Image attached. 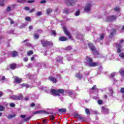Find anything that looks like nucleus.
Returning <instances> with one entry per match:
<instances>
[{
	"mask_svg": "<svg viewBox=\"0 0 124 124\" xmlns=\"http://www.w3.org/2000/svg\"><path fill=\"white\" fill-rule=\"evenodd\" d=\"M20 117L22 118V119H24V118H26V115H22L20 116Z\"/></svg>",
	"mask_w": 124,
	"mask_h": 124,
	"instance_id": "nucleus-56",
	"label": "nucleus"
},
{
	"mask_svg": "<svg viewBox=\"0 0 124 124\" xmlns=\"http://www.w3.org/2000/svg\"><path fill=\"white\" fill-rule=\"evenodd\" d=\"M102 110H103V111H106V108L105 107H102Z\"/></svg>",
	"mask_w": 124,
	"mask_h": 124,
	"instance_id": "nucleus-57",
	"label": "nucleus"
},
{
	"mask_svg": "<svg viewBox=\"0 0 124 124\" xmlns=\"http://www.w3.org/2000/svg\"><path fill=\"white\" fill-rule=\"evenodd\" d=\"M85 113L88 115H91V112L90 111V109L88 108H85Z\"/></svg>",
	"mask_w": 124,
	"mask_h": 124,
	"instance_id": "nucleus-23",
	"label": "nucleus"
},
{
	"mask_svg": "<svg viewBox=\"0 0 124 124\" xmlns=\"http://www.w3.org/2000/svg\"><path fill=\"white\" fill-rule=\"evenodd\" d=\"M59 41H67V38L64 37V36H61L59 37Z\"/></svg>",
	"mask_w": 124,
	"mask_h": 124,
	"instance_id": "nucleus-15",
	"label": "nucleus"
},
{
	"mask_svg": "<svg viewBox=\"0 0 124 124\" xmlns=\"http://www.w3.org/2000/svg\"><path fill=\"white\" fill-rule=\"evenodd\" d=\"M2 95H3V93H2L1 91H0V97H1Z\"/></svg>",
	"mask_w": 124,
	"mask_h": 124,
	"instance_id": "nucleus-55",
	"label": "nucleus"
},
{
	"mask_svg": "<svg viewBox=\"0 0 124 124\" xmlns=\"http://www.w3.org/2000/svg\"><path fill=\"white\" fill-rule=\"evenodd\" d=\"M16 67H17V64L16 63H13L10 64V68L12 70L16 69Z\"/></svg>",
	"mask_w": 124,
	"mask_h": 124,
	"instance_id": "nucleus-13",
	"label": "nucleus"
},
{
	"mask_svg": "<svg viewBox=\"0 0 124 124\" xmlns=\"http://www.w3.org/2000/svg\"><path fill=\"white\" fill-rule=\"evenodd\" d=\"M120 93H124V88H121Z\"/></svg>",
	"mask_w": 124,
	"mask_h": 124,
	"instance_id": "nucleus-46",
	"label": "nucleus"
},
{
	"mask_svg": "<svg viewBox=\"0 0 124 124\" xmlns=\"http://www.w3.org/2000/svg\"><path fill=\"white\" fill-rule=\"evenodd\" d=\"M95 89H96V85H94L93 86V87L92 88V90L93 91L95 90Z\"/></svg>",
	"mask_w": 124,
	"mask_h": 124,
	"instance_id": "nucleus-51",
	"label": "nucleus"
},
{
	"mask_svg": "<svg viewBox=\"0 0 124 124\" xmlns=\"http://www.w3.org/2000/svg\"><path fill=\"white\" fill-rule=\"evenodd\" d=\"M91 7H92V4L91 3H88L85 6V7L84 9L85 12H86V13H89L91 11Z\"/></svg>",
	"mask_w": 124,
	"mask_h": 124,
	"instance_id": "nucleus-10",
	"label": "nucleus"
},
{
	"mask_svg": "<svg viewBox=\"0 0 124 124\" xmlns=\"http://www.w3.org/2000/svg\"><path fill=\"white\" fill-rule=\"evenodd\" d=\"M33 54V51H32V50L28 51L27 53L28 56H31V55H32Z\"/></svg>",
	"mask_w": 124,
	"mask_h": 124,
	"instance_id": "nucleus-29",
	"label": "nucleus"
},
{
	"mask_svg": "<svg viewBox=\"0 0 124 124\" xmlns=\"http://www.w3.org/2000/svg\"><path fill=\"white\" fill-rule=\"evenodd\" d=\"M4 110H5V108L1 105H0V111H4Z\"/></svg>",
	"mask_w": 124,
	"mask_h": 124,
	"instance_id": "nucleus-30",
	"label": "nucleus"
},
{
	"mask_svg": "<svg viewBox=\"0 0 124 124\" xmlns=\"http://www.w3.org/2000/svg\"><path fill=\"white\" fill-rule=\"evenodd\" d=\"M50 92L55 96H61V94H63L64 93V90L62 89H59L58 90L56 89H51Z\"/></svg>",
	"mask_w": 124,
	"mask_h": 124,
	"instance_id": "nucleus-1",
	"label": "nucleus"
},
{
	"mask_svg": "<svg viewBox=\"0 0 124 124\" xmlns=\"http://www.w3.org/2000/svg\"><path fill=\"white\" fill-rule=\"evenodd\" d=\"M104 38V34H102L100 36L99 39L100 40H103Z\"/></svg>",
	"mask_w": 124,
	"mask_h": 124,
	"instance_id": "nucleus-33",
	"label": "nucleus"
},
{
	"mask_svg": "<svg viewBox=\"0 0 124 124\" xmlns=\"http://www.w3.org/2000/svg\"><path fill=\"white\" fill-rule=\"evenodd\" d=\"M116 76V73H112L110 75L109 77L110 78L113 79V80L115 79V76Z\"/></svg>",
	"mask_w": 124,
	"mask_h": 124,
	"instance_id": "nucleus-20",
	"label": "nucleus"
},
{
	"mask_svg": "<svg viewBox=\"0 0 124 124\" xmlns=\"http://www.w3.org/2000/svg\"><path fill=\"white\" fill-rule=\"evenodd\" d=\"M10 107H15V104L12 103L10 105Z\"/></svg>",
	"mask_w": 124,
	"mask_h": 124,
	"instance_id": "nucleus-48",
	"label": "nucleus"
},
{
	"mask_svg": "<svg viewBox=\"0 0 124 124\" xmlns=\"http://www.w3.org/2000/svg\"><path fill=\"white\" fill-rule=\"evenodd\" d=\"M98 104L100 105H101L103 104V101L102 100H98Z\"/></svg>",
	"mask_w": 124,
	"mask_h": 124,
	"instance_id": "nucleus-36",
	"label": "nucleus"
},
{
	"mask_svg": "<svg viewBox=\"0 0 124 124\" xmlns=\"http://www.w3.org/2000/svg\"><path fill=\"white\" fill-rule=\"evenodd\" d=\"M64 2L67 6H73L77 2V0H64Z\"/></svg>",
	"mask_w": 124,
	"mask_h": 124,
	"instance_id": "nucleus-5",
	"label": "nucleus"
},
{
	"mask_svg": "<svg viewBox=\"0 0 124 124\" xmlns=\"http://www.w3.org/2000/svg\"><path fill=\"white\" fill-rule=\"evenodd\" d=\"M41 44H42L43 47H47V46H53V45H54L53 42L45 40H42L41 41Z\"/></svg>",
	"mask_w": 124,
	"mask_h": 124,
	"instance_id": "nucleus-3",
	"label": "nucleus"
},
{
	"mask_svg": "<svg viewBox=\"0 0 124 124\" xmlns=\"http://www.w3.org/2000/svg\"><path fill=\"white\" fill-rule=\"evenodd\" d=\"M6 11L7 12H10V11H11V7L10 6H8L6 8Z\"/></svg>",
	"mask_w": 124,
	"mask_h": 124,
	"instance_id": "nucleus-35",
	"label": "nucleus"
},
{
	"mask_svg": "<svg viewBox=\"0 0 124 124\" xmlns=\"http://www.w3.org/2000/svg\"><path fill=\"white\" fill-rule=\"evenodd\" d=\"M15 117H16V114L10 115L8 117V119H13V118H14Z\"/></svg>",
	"mask_w": 124,
	"mask_h": 124,
	"instance_id": "nucleus-27",
	"label": "nucleus"
},
{
	"mask_svg": "<svg viewBox=\"0 0 124 124\" xmlns=\"http://www.w3.org/2000/svg\"><path fill=\"white\" fill-rule=\"evenodd\" d=\"M64 12H65V13L66 14H68V13H69V9H65L64 10Z\"/></svg>",
	"mask_w": 124,
	"mask_h": 124,
	"instance_id": "nucleus-37",
	"label": "nucleus"
},
{
	"mask_svg": "<svg viewBox=\"0 0 124 124\" xmlns=\"http://www.w3.org/2000/svg\"><path fill=\"white\" fill-rule=\"evenodd\" d=\"M34 106H35V104L34 103H31L30 104V107H34Z\"/></svg>",
	"mask_w": 124,
	"mask_h": 124,
	"instance_id": "nucleus-47",
	"label": "nucleus"
},
{
	"mask_svg": "<svg viewBox=\"0 0 124 124\" xmlns=\"http://www.w3.org/2000/svg\"><path fill=\"white\" fill-rule=\"evenodd\" d=\"M86 61L89 62L88 64L90 67H95V66H97L98 65V63L93 62V59L89 57L88 56L86 57Z\"/></svg>",
	"mask_w": 124,
	"mask_h": 124,
	"instance_id": "nucleus-2",
	"label": "nucleus"
},
{
	"mask_svg": "<svg viewBox=\"0 0 124 124\" xmlns=\"http://www.w3.org/2000/svg\"><path fill=\"white\" fill-rule=\"evenodd\" d=\"M46 121H47V120H46V119H44V120H43V123L44 124H47Z\"/></svg>",
	"mask_w": 124,
	"mask_h": 124,
	"instance_id": "nucleus-53",
	"label": "nucleus"
},
{
	"mask_svg": "<svg viewBox=\"0 0 124 124\" xmlns=\"http://www.w3.org/2000/svg\"><path fill=\"white\" fill-rule=\"evenodd\" d=\"M41 106H40V105L38 104V105H37L36 106V108H40Z\"/></svg>",
	"mask_w": 124,
	"mask_h": 124,
	"instance_id": "nucleus-58",
	"label": "nucleus"
},
{
	"mask_svg": "<svg viewBox=\"0 0 124 124\" xmlns=\"http://www.w3.org/2000/svg\"><path fill=\"white\" fill-rule=\"evenodd\" d=\"M111 32L109 34V36H113L115 33H116V30L115 29H111Z\"/></svg>",
	"mask_w": 124,
	"mask_h": 124,
	"instance_id": "nucleus-22",
	"label": "nucleus"
},
{
	"mask_svg": "<svg viewBox=\"0 0 124 124\" xmlns=\"http://www.w3.org/2000/svg\"><path fill=\"white\" fill-rule=\"evenodd\" d=\"M76 77H77V78H78V79L81 80V79L83 78V75H80V73H78L76 75Z\"/></svg>",
	"mask_w": 124,
	"mask_h": 124,
	"instance_id": "nucleus-18",
	"label": "nucleus"
},
{
	"mask_svg": "<svg viewBox=\"0 0 124 124\" xmlns=\"http://www.w3.org/2000/svg\"><path fill=\"white\" fill-rule=\"evenodd\" d=\"M31 116H30L29 117L26 118V119H24V122H28L31 119Z\"/></svg>",
	"mask_w": 124,
	"mask_h": 124,
	"instance_id": "nucleus-28",
	"label": "nucleus"
},
{
	"mask_svg": "<svg viewBox=\"0 0 124 124\" xmlns=\"http://www.w3.org/2000/svg\"><path fill=\"white\" fill-rule=\"evenodd\" d=\"M40 113H42L43 114H46L47 115H49V114H52L51 113H49L48 112H47L46 110H43L35 111L33 112V114L34 115H36V114H40Z\"/></svg>",
	"mask_w": 124,
	"mask_h": 124,
	"instance_id": "nucleus-11",
	"label": "nucleus"
},
{
	"mask_svg": "<svg viewBox=\"0 0 124 124\" xmlns=\"http://www.w3.org/2000/svg\"><path fill=\"white\" fill-rule=\"evenodd\" d=\"M26 46H31V44L30 43H26Z\"/></svg>",
	"mask_w": 124,
	"mask_h": 124,
	"instance_id": "nucleus-64",
	"label": "nucleus"
},
{
	"mask_svg": "<svg viewBox=\"0 0 124 124\" xmlns=\"http://www.w3.org/2000/svg\"><path fill=\"white\" fill-rule=\"evenodd\" d=\"M75 16H79L80 15V11H77L75 14Z\"/></svg>",
	"mask_w": 124,
	"mask_h": 124,
	"instance_id": "nucleus-39",
	"label": "nucleus"
},
{
	"mask_svg": "<svg viewBox=\"0 0 124 124\" xmlns=\"http://www.w3.org/2000/svg\"><path fill=\"white\" fill-rule=\"evenodd\" d=\"M5 77H4V76H3L2 77V78H1V80H5Z\"/></svg>",
	"mask_w": 124,
	"mask_h": 124,
	"instance_id": "nucleus-59",
	"label": "nucleus"
},
{
	"mask_svg": "<svg viewBox=\"0 0 124 124\" xmlns=\"http://www.w3.org/2000/svg\"><path fill=\"white\" fill-rule=\"evenodd\" d=\"M24 97L22 94H20L18 95H13L12 96L10 97V98L13 99V100H22Z\"/></svg>",
	"mask_w": 124,
	"mask_h": 124,
	"instance_id": "nucleus-6",
	"label": "nucleus"
},
{
	"mask_svg": "<svg viewBox=\"0 0 124 124\" xmlns=\"http://www.w3.org/2000/svg\"><path fill=\"white\" fill-rule=\"evenodd\" d=\"M33 11H34V8L32 9L30 11V13H31V12H33Z\"/></svg>",
	"mask_w": 124,
	"mask_h": 124,
	"instance_id": "nucleus-60",
	"label": "nucleus"
},
{
	"mask_svg": "<svg viewBox=\"0 0 124 124\" xmlns=\"http://www.w3.org/2000/svg\"><path fill=\"white\" fill-rule=\"evenodd\" d=\"M5 1V0H0V6L3 7L4 5H5V3L4 2Z\"/></svg>",
	"mask_w": 124,
	"mask_h": 124,
	"instance_id": "nucleus-21",
	"label": "nucleus"
},
{
	"mask_svg": "<svg viewBox=\"0 0 124 124\" xmlns=\"http://www.w3.org/2000/svg\"><path fill=\"white\" fill-rule=\"evenodd\" d=\"M88 46L90 50L93 52V54H94V52L96 51V48L94 45H93V44L92 42H89L88 43Z\"/></svg>",
	"mask_w": 124,
	"mask_h": 124,
	"instance_id": "nucleus-8",
	"label": "nucleus"
},
{
	"mask_svg": "<svg viewBox=\"0 0 124 124\" xmlns=\"http://www.w3.org/2000/svg\"><path fill=\"white\" fill-rule=\"evenodd\" d=\"M119 73H120L121 75L122 76H124V70H120Z\"/></svg>",
	"mask_w": 124,
	"mask_h": 124,
	"instance_id": "nucleus-32",
	"label": "nucleus"
},
{
	"mask_svg": "<svg viewBox=\"0 0 124 124\" xmlns=\"http://www.w3.org/2000/svg\"><path fill=\"white\" fill-rule=\"evenodd\" d=\"M68 95H72V94H73V93H72V92L70 91L68 92Z\"/></svg>",
	"mask_w": 124,
	"mask_h": 124,
	"instance_id": "nucleus-52",
	"label": "nucleus"
},
{
	"mask_svg": "<svg viewBox=\"0 0 124 124\" xmlns=\"http://www.w3.org/2000/svg\"><path fill=\"white\" fill-rule=\"evenodd\" d=\"M34 37L36 39H38V38H39V35L38 34H37V33H35L34 34Z\"/></svg>",
	"mask_w": 124,
	"mask_h": 124,
	"instance_id": "nucleus-31",
	"label": "nucleus"
},
{
	"mask_svg": "<svg viewBox=\"0 0 124 124\" xmlns=\"http://www.w3.org/2000/svg\"><path fill=\"white\" fill-rule=\"evenodd\" d=\"M51 12H52V10L47 9V10H46L47 14H50V13H51Z\"/></svg>",
	"mask_w": 124,
	"mask_h": 124,
	"instance_id": "nucleus-44",
	"label": "nucleus"
},
{
	"mask_svg": "<svg viewBox=\"0 0 124 124\" xmlns=\"http://www.w3.org/2000/svg\"><path fill=\"white\" fill-rule=\"evenodd\" d=\"M25 20H26V21H27L28 22H31V17H30L29 16L26 17L25 18Z\"/></svg>",
	"mask_w": 124,
	"mask_h": 124,
	"instance_id": "nucleus-34",
	"label": "nucleus"
},
{
	"mask_svg": "<svg viewBox=\"0 0 124 124\" xmlns=\"http://www.w3.org/2000/svg\"><path fill=\"white\" fill-rule=\"evenodd\" d=\"M24 10H27V11H29L30 10V8L29 6H26L24 8Z\"/></svg>",
	"mask_w": 124,
	"mask_h": 124,
	"instance_id": "nucleus-42",
	"label": "nucleus"
},
{
	"mask_svg": "<svg viewBox=\"0 0 124 124\" xmlns=\"http://www.w3.org/2000/svg\"><path fill=\"white\" fill-rule=\"evenodd\" d=\"M21 86L22 88H26V89L30 88V86H29L28 84L27 83H22V84H21Z\"/></svg>",
	"mask_w": 124,
	"mask_h": 124,
	"instance_id": "nucleus-19",
	"label": "nucleus"
},
{
	"mask_svg": "<svg viewBox=\"0 0 124 124\" xmlns=\"http://www.w3.org/2000/svg\"><path fill=\"white\" fill-rule=\"evenodd\" d=\"M48 80L50 81L51 82H53L54 83V84H56L57 83V78L53 77H49Z\"/></svg>",
	"mask_w": 124,
	"mask_h": 124,
	"instance_id": "nucleus-14",
	"label": "nucleus"
},
{
	"mask_svg": "<svg viewBox=\"0 0 124 124\" xmlns=\"http://www.w3.org/2000/svg\"><path fill=\"white\" fill-rule=\"evenodd\" d=\"M78 119L81 122H85V121H86V119H85V117H82V116L79 117Z\"/></svg>",
	"mask_w": 124,
	"mask_h": 124,
	"instance_id": "nucleus-25",
	"label": "nucleus"
},
{
	"mask_svg": "<svg viewBox=\"0 0 124 124\" xmlns=\"http://www.w3.org/2000/svg\"><path fill=\"white\" fill-rule=\"evenodd\" d=\"M71 49H72L71 46H68L65 48V50H66V51H70V50H71Z\"/></svg>",
	"mask_w": 124,
	"mask_h": 124,
	"instance_id": "nucleus-26",
	"label": "nucleus"
},
{
	"mask_svg": "<svg viewBox=\"0 0 124 124\" xmlns=\"http://www.w3.org/2000/svg\"><path fill=\"white\" fill-rule=\"evenodd\" d=\"M50 119L51 120H54L55 119V116L54 115H51L50 117Z\"/></svg>",
	"mask_w": 124,
	"mask_h": 124,
	"instance_id": "nucleus-49",
	"label": "nucleus"
},
{
	"mask_svg": "<svg viewBox=\"0 0 124 124\" xmlns=\"http://www.w3.org/2000/svg\"><path fill=\"white\" fill-rule=\"evenodd\" d=\"M25 1H27L28 3H33V2H35V0H25Z\"/></svg>",
	"mask_w": 124,
	"mask_h": 124,
	"instance_id": "nucleus-24",
	"label": "nucleus"
},
{
	"mask_svg": "<svg viewBox=\"0 0 124 124\" xmlns=\"http://www.w3.org/2000/svg\"><path fill=\"white\" fill-rule=\"evenodd\" d=\"M80 116H80V115H79L78 114H76V117H78V119H79V118H80Z\"/></svg>",
	"mask_w": 124,
	"mask_h": 124,
	"instance_id": "nucleus-62",
	"label": "nucleus"
},
{
	"mask_svg": "<svg viewBox=\"0 0 124 124\" xmlns=\"http://www.w3.org/2000/svg\"><path fill=\"white\" fill-rule=\"evenodd\" d=\"M40 3H46V0H44L40 1Z\"/></svg>",
	"mask_w": 124,
	"mask_h": 124,
	"instance_id": "nucleus-54",
	"label": "nucleus"
},
{
	"mask_svg": "<svg viewBox=\"0 0 124 124\" xmlns=\"http://www.w3.org/2000/svg\"><path fill=\"white\" fill-rule=\"evenodd\" d=\"M18 56V52L15 50L12 52V57L13 58H15V57H17Z\"/></svg>",
	"mask_w": 124,
	"mask_h": 124,
	"instance_id": "nucleus-16",
	"label": "nucleus"
},
{
	"mask_svg": "<svg viewBox=\"0 0 124 124\" xmlns=\"http://www.w3.org/2000/svg\"><path fill=\"white\" fill-rule=\"evenodd\" d=\"M58 112L61 114H62V113H65L66 112V108H59L58 109Z\"/></svg>",
	"mask_w": 124,
	"mask_h": 124,
	"instance_id": "nucleus-17",
	"label": "nucleus"
},
{
	"mask_svg": "<svg viewBox=\"0 0 124 124\" xmlns=\"http://www.w3.org/2000/svg\"><path fill=\"white\" fill-rule=\"evenodd\" d=\"M9 20L10 21V23L11 24H15V22H14V21L12 20V19H11V18L9 17Z\"/></svg>",
	"mask_w": 124,
	"mask_h": 124,
	"instance_id": "nucleus-40",
	"label": "nucleus"
},
{
	"mask_svg": "<svg viewBox=\"0 0 124 124\" xmlns=\"http://www.w3.org/2000/svg\"><path fill=\"white\" fill-rule=\"evenodd\" d=\"M115 11H120V8L119 7H116L114 8Z\"/></svg>",
	"mask_w": 124,
	"mask_h": 124,
	"instance_id": "nucleus-45",
	"label": "nucleus"
},
{
	"mask_svg": "<svg viewBox=\"0 0 124 124\" xmlns=\"http://www.w3.org/2000/svg\"><path fill=\"white\" fill-rule=\"evenodd\" d=\"M80 116H80V115H79L78 114H76V117H78V119H79V118H80Z\"/></svg>",
	"mask_w": 124,
	"mask_h": 124,
	"instance_id": "nucleus-63",
	"label": "nucleus"
},
{
	"mask_svg": "<svg viewBox=\"0 0 124 124\" xmlns=\"http://www.w3.org/2000/svg\"><path fill=\"white\" fill-rule=\"evenodd\" d=\"M110 92V93H109V96H112V95H113V90L111 89L109 91Z\"/></svg>",
	"mask_w": 124,
	"mask_h": 124,
	"instance_id": "nucleus-43",
	"label": "nucleus"
},
{
	"mask_svg": "<svg viewBox=\"0 0 124 124\" xmlns=\"http://www.w3.org/2000/svg\"><path fill=\"white\" fill-rule=\"evenodd\" d=\"M24 62H28L29 61V58L25 57L23 59Z\"/></svg>",
	"mask_w": 124,
	"mask_h": 124,
	"instance_id": "nucleus-50",
	"label": "nucleus"
},
{
	"mask_svg": "<svg viewBox=\"0 0 124 124\" xmlns=\"http://www.w3.org/2000/svg\"><path fill=\"white\" fill-rule=\"evenodd\" d=\"M41 15H42V12L41 11H39L36 13L37 16H40Z\"/></svg>",
	"mask_w": 124,
	"mask_h": 124,
	"instance_id": "nucleus-38",
	"label": "nucleus"
},
{
	"mask_svg": "<svg viewBox=\"0 0 124 124\" xmlns=\"http://www.w3.org/2000/svg\"><path fill=\"white\" fill-rule=\"evenodd\" d=\"M117 19L116 16H111L107 17L106 22H113V21H115Z\"/></svg>",
	"mask_w": 124,
	"mask_h": 124,
	"instance_id": "nucleus-9",
	"label": "nucleus"
},
{
	"mask_svg": "<svg viewBox=\"0 0 124 124\" xmlns=\"http://www.w3.org/2000/svg\"><path fill=\"white\" fill-rule=\"evenodd\" d=\"M32 29H33V27H32V26H29V29L30 30H32Z\"/></svg>",
	"mask_w": 124,
	"mask_h": 124,
	"instance_id": "nucleus-61",
	"label": "nucleus"
},
{
	"mask_svg": "<svg viewBox=\"0 0 124 124\" xmlns=\"http://www.w3.org/2000/svg\"><path fill=\"white\" fill-rule=\"evenodd\" d=\"M62 29L65 35L68 36V38H69V39H72V40H73V39H72V35H71L70 32L68 31V30H67V28H66V27L63 26Z\"/></svg>",
	"mask_w": 124,
	"mask_h": 124,
	"instance_id": "nucleus-7",
	"label": "nucleus"
},
{
	"mask_svg": "<svg viewBox=\"0 0 124 124\" xmlns=\"http://www.w3.org/2000/svg\"><path fill=\"white\" fill-rule=\"evenodd\" d=\"M14 80L16 84H20L22 82V78H20L18 77H15Z\"/></svg>",
	"mask_w": 124,
	"mask_h": 124,
	"instance_id": "nucleus-12",
	"label": "nucleus"
},
{
	"mask_svg": "<svg viewBox=\"0 0 124 124\" xmlns=\"http://www.w3.org/2000/svg\"><path fill=\"white\" fill-rule=\"evenodd\" d=\"M51 34H52V35H57V33L56 32V31H55L53 30V31H52Z\"/></svg>",
	"mask_w": 124,
	"mask_h": 124,
	"instance_id": "nucleus-41",
	"label": "nucleus"
},
{
	"mask_svg": "<svg viewBox=\"0 0 124 124\" xmlns=\"http://www.w3.org/2000/svg\"><path fill=\"white\" fill-rule=\"evenodd\" d=\"M114 45L116 46V47L117 48V53H120L119 54V57L121 58V59H124V54L122 52V50H121V48H122V45L120 44H115Z\"/></svg>",
	"mask_w": 124,
	"mask_h": 124,
	"instance_id": "nucleus-4",
	"label": "nucleus"
}]
</instances>
